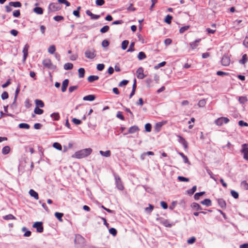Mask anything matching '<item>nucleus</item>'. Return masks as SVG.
<instances>
[{"label": "nucleus", "mask_w": 248, "mask_h": 248, "mask_svg": "<svg viewBox=\"0 0 248 248\" xmlns=\"http://www.w3.org/2000/svg\"><path fill=\"white\" fill-rule=\"evenodd\" d=\"M13 15L15 17H19L20 15V10H16L14 11L13 13Z\"/></svg>", "instance_id": "62"}, {"label": "nucleus", "mask_w": 248, "mask_h": 248, "mask_svg": "<svg viewBox=\"0 0 248 248\" xmlns=\"http://www.w3.org/2000/svg\"><path fill=\"white\" fill-rule=\"evenodd\" d=\"M189 27H190V26L189 25L185 26L183 27H181L179 29V32L180 33H184L185 31H187L189 28Z\"/></svg>", "instance_id": "45"}, {"label": "nucleus", "mask_w": 248, "mask_h": 248, "mask_svg": "<svg viewBox=\"0 0 248 248\" xmlns=\"http://www.w3.org/2000/svg\"><path fill=\"white\" fill-rule=\"evenodd\" d=\"M145 128L147 132H151L152 129V125L150 124L147 123L145 125Z\"/></svg>", "instance_id": "53"}, {"label": "nucleus", "mask_w": 248, "mask_h": 248, "mask_svg": "<svg viewBox=\"0 0 248 248\" xmlns=\"http://www.w3.org/2000/svg\"><path fill=\"white\" fill-rule=\"evenodd\" d=\"M73 65L72 63H66L64 65V69L65 70H71L73 68Z\"/></svg>", "instance_id": "30"}, {"label": "nucleus", "mask_w": 248, "mask_h": 248, "mask_svg": "<svg viewBox=\"0 0 248 248\" xmlns=\"http://www.w3.org/2000/svg\"><path fill=\"white\" fill-rule=\"evenodd\" d=\"M51 117L54 120L57 121L60 118V116L58 113H53L51 115Z\"/></svg>", "instance_id": "49"}, {"label": "nucleus", "mask_w": 248, "mask_h": 248, "mask_svg": "<svg viewBox=\"0 0 248 248\" xmlns=\"http://www.w3.org/2000/svg\"><path fill=\"white\" fill-rule=\"evenodd\" d=\"M206 104L205 99H202L199 101L198 105L199 107H203Z\"/></svg>", "instance_id": "50"}, {"label": "nucleus", "mask_w": 248, "mask_h": 248, "mask_svg": "<svg viewBox=\"0 0 248 248\" xmlns=\"http://www.w3.org/2000/svg\"><path fill=\"white\" fill-rule=\"evenodd\" d=\"M62 6L56 2L50 3L48 7V12L49 13H54L60 10Z\"/></svg>", "instance_id": "2"}, {"label": "nucleus", "mask_w": 248, "mask_h": 248, "mask_svg": "<svg viewBox=\"0 0 248 248\" xmlns=\"http://www.w3.org/2000/svg\"><path fill=\"white\" fill-rule=\"evenodd\" d=\"M129 44V41L128 40H124L122 43V48L123 50H125Z\"/></svg>", "instance_id": "32"}, {"label": "nucleus", "mask_w": 248, "mask_h": 248, "mask_svg": "<svg viewBox=\"0 0 248 248\" xmlns=\"http://www.w3.org/2000/svg\"><path fill=\"white\" fill-rule=\"evenodd\" d=\"M9 5L14 7H21L22 6L21 2L19 1L10 2Z\"/></svg>", "instance_id": "21"}, {"label": "nucleus", "mask_w": 248, "mask_h": 248, "mask_svg": "<svg viewBox=\"0 0 248 248\" xmlns=\"http://www.w3.org/2000/svg\"><path fill=\"white\" fill-rule=\"evenodd\" d=\"M109 232L113 236H115L117 233V230L114 228H111L109 229Z\"/></svg>", "instance_id": "52"}, {"label": "nucleus", "mask_w": 248, "mask_h": 248, "mask_svg": "<svg viewBox=\"0 0 248 248\" xmlns=\"http://www.w3.org/2000/svg\"><path fill=\"white\" fill-rule=\"evenodd\" d=\"M32 227L36 229L38 232L41 233L44 231L42 222H36L33 224Z\"/></svg>", "instance_id": "6"}, {"label": "nucleus", "mask_w": 248, "mask_h": 248, "mask_svg": "<svg viewBox=\"0 0 248 248\" xmlns=\"http://www.w3.org/2000/svg\"><path fill=\"white\" fill-rule=\"evenodd\" d=\"M29 46L28 44H26L23 49V61L25 62L26 60L27 57L28 56V50L29 48Z\"/></svg>", "instance_id": "11"}, {"label": "nucleus", "mask_w": 248, "mask_h": 248, "mask_svg": "<svg viewBox=\"0 0 248 248\" xmlns=\"http://www.w3.org/2000/svg\"><path fill=\"white\" fill-rule=\"evenodd\" d=\"M140 130L139 128L136 125L132 126L130 127L128 129V133L133 134L136 132H139Z\"/></svg>", "instance_id": "14"}, {"label": "nucleus", "mask_w": 248, "mask_h": 248, "mask_svg": "<svg viewBox=\"0 0 248 248\" xmlns=\"http://www.w3.org/2000/svg\"><path fill=\"white\" fill-rule=\"evenodd\" d=\"M162 126V124L161 123L156 124L155 129L156 132H158L160 131L161 128Z\"/></svg>", "instance_id": "42"}, {"label": "nucleus", "mask_w": 248, "mask_h": 248, "mask_svg": "<svg viewBox=\"0 0 248 248\" xmlns=\"http://www.w3.org/2000/svg\"><path fill=\"white\" fill-rule=\"evenodd\" d=\"M196 189L197 186H194L191 189H189L187 191V193L190 195H192L196 191Z\"/></svg>", "instance_id": "51"}, {"label": "nucleus", "mask_w": 248, "mask_h": 248, "mask_svg": "<svg viewBox=\"0 0 248 248\" xmlns=\"http://www.w3.org/2000/svg\"><path fill=\"white\" fill-rule=\"evenodd\" d=\"M29 193L31 196L33 197L35 200L39 199V196L38 193L33 189H30Z\"/></svg>", "instance_id": "15"}, {"label": "nucleus", "mask_w": 248, "mask_h": 248, "mask_svg": "<svg viewBox=\"0 0 248 248\" xmlns=\"http://www.w3.org/2000/svg\"><path fill=\"white\" fill-rule=\"evenodd\" d=\"M179 155L181 156V157L183 158L184 159V162L185 163H187L188 164V165H190V162H189L187 157L183 153H179Z\"/></svg>", "instance_id": "24"}, {"label": "nucleus", "mask_w": 248, "mask_h": 248, "mask_svg": "<svg viewBox=\"0 0 248 248\" xmlns=\"http://www.w3.org/2000/svg\"><path fill=\"white\" fill-rule=\"evenodd\" d=\"M81 9V7L80 6H78V8H77V10H75L73 11V15L74 16H77V17H80V14H79V10Z\"/></svg>", "instance_id": "44"}, {"label": "nucleus", "mask_w": 248, "mask_h": 248, "mask_svg": "<svg viewBox=\"0 0 248 248\" xmlns=\"http://www.w3.org/2000/svg\"><path fill=\"white\" fill-rule=\"evenodd\" d=\"M63 216V213H59V212H56L55 213V216L61 222L62 221V217Z\"/></svg>", "instance_id": "28"}, {"label": "nucleus", "mask_w": 248, "mask_h": 248, "mask_svg": "<svg viewBox=\"0 0 248 248\" xmlns=\"http://www.w3.org/2000/svg\"><path fill=\"white\" fill-rule=\"evenodd\" d=\"M34 112L36 114L41 115L43 113L44 110L41 108H39L38 107H35L34 109Z\"/></svg>", "instance_id": "29"}, {"label": "nucleus", "mask_w": 248, "mask_h": 248, "mask_svg": "<svg viewBox=\"0 0 248 248\" xmlns=\"http://www.w3.org/2000/svg\"><path fill=\"white\" fill-rule=\"evenodd\" d=\"M10 151V148L8 146H4L2 149V153L3 155L8 154Z\"/></svg>", "instance_id": "26"}, {"label": "nucleus", "mask_w": 248, "mask_h": 248, "mask_svg": "<svg viewBox=\"0 0 248 248\" xmlns=\"http://www.w3.org/2000/svg\"><path fill=\"white\" fill-rule=\"evenodd\" d=\"M116 116L117 118L120 119L121 120L124 121V117L122 114V112L121 111H118L117 113Z\"/></svg>", "instance_id": "59"}, {"label": "nucleus", "mask_w": 248, "mask_h": 248, "mask_svg": "<svg viewBox=\"0 0 248 248\" xmlns=\"http://www.w3.org/2000/svg\"><path fill=\"white\" fill-rule=\"evenodd\" d=\"M154 208V206L153 205L149 204V207L145 208V210L146 212L148 213L149 214H150L153 210Z\"/></svg>", "instance_id": "41"}, {"label": "nucleus", "mask_w": 248, "mask_h": 248, "mask_svg": "<svg viewBox=\"0 0 248 248\" xmlns=\"http://www.w3.org/2000/svg\"><path fill=\"white\" fill-rule=\"evenodd\" d=\"M56 50V47L54 45L50 46L48 48V52L51 54H53L54 53Z\"/></svg>", "instance_id": "31"}, {"label": "nucleus", "mask_w": 248, "mask_h": 248, "mask_svg": "<svg viewBox=\"0 0 248 248\" xmlns=\"http://www.w3.org/2000/svg\"><path fill=\"white\" fill-rule=\"evenodd\" d=\"M95 95L90 94V95H88L87 96L83 97V100L84 101H93L95 99Z\"/></svg>", "instance_id": "16"}, {"label": "nucleus", "mask_w": 248, "mask_h": 248, "mask_svg": "<svg viewBox=\"0 0 248 248\" xmlns=\"http://www.w3.org/2000/svg\"><path fill=\"white\" fill-rule=\"evenodd\" d=\"M3 218L5 220H12L16 219V217L12 214H9L6 216H5L3 217Z\"/></svg>", "instance_id": "33"}, {"label": "nucleus", "mask_w": 248, "mask_h": 248, "mask_svg": "<svg viewBox=\"0 0 248 248\" xmlns=\"http://www.w3.org/2000/svg\"><path fill=\"white\" fill-rule=\"evenodd\" d=\"M191 207L193 209H196L197 210H199L202 209L201 206L198 203H193L191 204Z\"/></svg>", "instance_id": "37"}, {"label": "nucleus", "mask_w": 248, "mask_h": 248, "mask_svg": "<svg viewBox=\"0 0 248 248\" xmlns=\"http://www.w3.org/2000/svg\"><path fill=\"white\" fill-rule=\"evenodd\" d=\"M53 19L56 21H60L64 19L63 16H57L53 17Z\"/></svg>", "instance_id": "54"}, {"label": "nucleus", "mask_w": 248, "mask_h": 248, "mask_svg": "<svg viewBox=\"0 0 248 248\" xmlns=\"http://www.w3.org/2000/svg\"><path fill=\"white\" fill-rule=\"evenodd\" d=\"M42 63L44 66L48 69H53L54 68V65L49 59H46L43 61Z\"/></svg>", "instance_id": "5"}, {"label": "nucleus", "mask_w": 248, "mask_h": 248, "mask_svg": "<svg viewBox=\"0 0 248 248\" xmlns=\"http://www.w3.org/2000/svg\"><path fill=\"white\" fill-rule=\"evenodd\" d=\"M109 27L108 25H106L100 29V32L102 33H104L107 32L109 30Z\"/></svg>", "instance_id": "43"}, {"label": "nucleus", "mask_w": 248, "mask_h": 248, "mask_svg": "<svg viewBox=\"0 0 248 248\" xmlns=\"http://www.w3.org/2000/svg\"><path fill=\"white\" fill-rule=\"evenodd\" d=\"M196 241V238L195 237L193 236L188 239L187 240V242L188 244H193Z\"/></svg>", "instance_id": "57"}, {"label": "nucleus", "mask_w": 248, "mask_h": 248, "mask_svg": "<svg viewBox=\"0 0 248 248\" xmlns=\"http://www.w3.org/2000/svg\"><path fill=\"white\" fill-rule=\"evenodd\" d=\"M178 179L181 182H188L189 180L188 178L181 176L178 177Z\"/></svg>", "instance_id": "55"}, {"label": "nucleus", "mask_w": 248, "mask_h": 248, "mask_svg": "<svg viewBox=\"0 0 248 248\" xmlns=\"http://www.w3.org/2000/svg\"><path fill=\"white\" fill-rule=\"evenodd\" d=\"M238 124L240 126H248V124L242 120H240L238 122Z\"/></svg>", "instance_id": "61"}, {"label": "nucleus", "mask_w": 248, "mask_h": 248, "mask_svg": "<svg viewBox=\"0 0 248 248\" xmlns=\"http://www.w3.org/2000/svg\"><path fill=\"white\" fill-rule=\"evenodd\" d=\"M243 45L247 48H248V37H246L243 41Z\"/></svg>", "instance_id": "64"}, {"label": "nucleus", "mask_w": 248, "mask_h": 248, "mask_svg": "<svg viewBox=\"0 0 248 248\" xmlns=\"http://www.w3.org/2000/svg\"><path fill=\"white\" fill-rule=\"evenodd\" d=\"M205 193V192H201L196 193L194 195V198L195 200H198L200 199V197L203 195Z\"/></svg>", "instance_id": "48"}, {"label": "nucleus", "mask_w": 248, "mask_h": 248, "mask_svg": "<svg viewBox=\"0 0 248 248\" xmlns=\"http://www.w3.org/2000/svg\"><path fill=\"white\" fill-rule=\"evenodd\" d=\"M221 63L223 66H228L230 63V59L229 57L227 55H224L222 58Z\"/></svg>", "instance_id": "7"}, {"label": "nucleus", "mask_w": 248, "mask_h": 248, "mask_svg": "<svg viewBox=\"0 0 248 248\" xmlns=\"http://www.w3.org/2000/svg\"><path fill=\"white\" fill-rule=\"evenodd\" d=\"M202 39H197L195 40L194 41L191 42L189 43V46L190 48L192 50H194L197 48L198 46H199L200 43L201 42Z\"/></svg>", "instance_id": "9"}, {"label": "nucleus", "mask_w": 248, "mask_h": 248, "mask_svg": "<svg viewBox=\"0 0 248 248\" xmlns=\"http://www.w3.org/2000/svg\"><path fill=\"white\" fill-rule=\"evenodd\" d=\"M36 107L43 108L45 106L44 102L39 99H36L35 101Z\"/></svg>", "instance_id": "20"}, {"label": "nucleus", "mask_w": 248, "mask_h": 248, "mask_svg": "<svg viewBox=\"0 0 248 248\" xmlns=\"http://www.w3.org/2000/svg\"><path fill=\"white\" fill-rule=\"evenodd\" d=\"M238 101L241 104H244L247 101L246 96H239L238 97Z\"/></svg>", "instance_id": "27"}, {"label": "nucleus", "mask_w": 248, "mask_h": 248, "mask_svg": "<svg viewBox=\"0 0 248 248\" xmlns=\"http://www.w3.org/2000/svg\"><path fill=\"white\" fill-rule=\"evenodd\" d=\"M172 19V16L169 15H167L165 19V22L167 24H170L171 22V19Z\"/></svg>", "instance_id": "38"}, {"label": "nucleus", "mask_w": 248, "mask_h": 248, "mask_svg": "<svg viewBox=\"0 0 248 248\" xmlns=\"http://www.w3.org/2000/svg\"><path fill=\"white\" fill-rule=\"evenodd\" d=\"M68 83L69 80L68 79H66L63 81L61 88L62 92L64 93L66 91V89L68 87Z\"/></svg>", "instance_id": "13"}, {"label": "nucleus", "mask_w": 248, "mask_h": 248, "mask_svg": "<svg viewBox=\"0 0 248 248\" xmlns=\"http://www.w3.org/2000/svg\"><path fill=\"white\" fill-rule=\"evenodd\" d=\"M136 73L137 74V78L139 79H143L145 78V76L143 74V69L142 67H139Z\"/></svg>", "instance_id": "10"}, {"label": "nucleus", "mask_w": 248, "mask_h": 248, "mask_svg": "<svg viewBox=\"0 0 248 248\" xmlns=\"http://www.w3.org/2000/svg\"><path fill=\"white\" fill-rule=\"evenodd\" d=\"M92 152L91 148H86L76 152L72 156L77 158H82L90 155Z\"/></svg>", "instance_id": "1"}, {"label": "nucleus", "mask_w": 248, "mask_h": 248, "mask_svg": "<svg viewBox=\"0 0 248 248\" xmlns=\"http://www.w3.org/2000/svg\"><path fill=\"white\" fill-rule=\"evenodd\" d=\"M146 56L144 52H139L138 58L140 60H141L146 58Z\"/></svg>", "instance_id": "39"}, {"label": "nucleus", "mask_w": 248, "mask_h": 248, "mask_svg": "<svg viewBox=\"0 0 248 248\" xmlns=\"http://www.w3.org/2000/svg\"><path fill=\"white\" fill-rule=\"evenodd\" d=\"M30 125L26 123H21L19 124V127L20 128H24L28 129L30 128Z\"/></svg>", "instance_id": "35"}, {"label": "nucleus", "mask_w": 248, "mask_h": 248, "mask_svg": "<svg viewBox=\"0 0 248 248\" xmlns=\"http://www.w3.org/2000/svg\"><path fill=\"white\" fill-rule=\"evenodd\" d=\"M95 3L97 6H102L104 4L105 1L104 0H96Z\"/></svg>", "instance_id": "63"}, {"label": "nucleus", "mask_w": 248, "mask_h": 248, "mask_svg": "<svg viewBox=\"0 0 248 248\" xmlns=\"http://www.w3.org/2000/svg\"><path fill=\"white\" fill-rule=\"evenodd\" d=\"M135 43L132 42L130 44L128 49L127 50V52H133L135 50L134 49Z\"/></svg>", "instance_id": "47"}, {"label": "nucleus", "mask_w": 248, "mask_h": 248, "mask_svg": "<svg viewBox=\"0 0 248 248\" xmlns=\"http://www.w3.org/2000/svg\"><path fill=\"white\" fill-rule=\"evenodd\" d=\"M202 205H205L206 206H209L211 205V201L210 199H206L201 202Z\"/></svg>", "instance_id": "22"}, {"label": "nucleus", "mask_w": 248, "mask_h": 248, "mask_svg": "<svg viewBox=\"0 0 248 248\" xmlns=\"http://www.w3.org/2000/svg\"><path fill=\"white\" fill-rule=\"evenodd\" d=\"M247 55L245 54L243 55L242 59L240 60V63L245 64L247 62Z\"/></svg>", "instance_id": "46"}, {"label": "nucleus", "mask_w": 248, "mask_h": 248, "mask_svg": "<svg viewBox=\"0 0 248 248\" xmlns=\"http://www.w3.org/2000/svg\"><path fill=\"white\" fill-rule=\"evenodd\" d=\"M231 194L232 196L235 199H238L239 197V193L234 190H232L231 191Z\"/></svg>", "instance_id": "34"}, {"label": "nucleus", "mask_w": 248, "mask_h": 248, "mask_svg": "<svg viewBox=\"0 0 248 248\" xmlns=\"http://www.w3.org/2000/svg\"><path fill=\"white\" fill-rule=\"evenodd\" d=\"M22 230L23 232H25V233L24 234V236L25 237H29L31 235V232L30 231H27L26 228L25 227H23L22 229Z\"/></svg>", "instance_id": "36"}, {"label": "nucleus", "mask_w": 248, "mask_h": 248, "mask_svg": "<svg viewBox=\"0 0 248 248\" xmlns=\"http://www.w3.org/2000/svg\"><path fill=\"white\" fill-rule=\"evenodd\" d=\"M33 12L37 14L38 15H42L43 13V9L41 7H35L33 10Z\"/></svg>", "instance_id": "18"}, {"label": "nucleus", "mask_w": 248, "mask_h": 248, "mask_svg": "<svg viewBox=\"0 0 248 248\" xmlns=\"http://www.w3.org/2000/svg\"><path fill=\"white\" fill-rule=\"evenodd\" d=\"M230 121L227 117L218 118V126L222 125L223 124H227Z\"/></svg>", "instance_id": "12"}, {"label": "nucleus", "mask_w": 248, "mask_h": 248, "mask_svg": "<svg viewBox=\"0 0 248 248\" xmlns=\"http://www.w3.org/2000/svg\"><path fill=\"white\" fill-rule=\"evenodd\" d=\"M218 204L222 208H225L226 205L225 201L222 199H218Z\"/></svg>", "instance_id": "25"}, {"label": "nucleus", "mask_w": 248, "mask_h": 248, "mask_svg": "<svg viewBox=\"0 0 248 248\" xmlns=\"http://www.w3.org/2000/svg\"><path fill=\"white\" fill-rule=\"evenodd\" d=\"M86 58L93 59L96 57V50L94 49H87L85 52Z\"/></svg>", "instance_id": "3"}, {"label": "nucleus", "mask_w": 248, "mask_h": 248, "mask_svg": "<svg viewBox=\"0 0 248 248\" xmlns=\"http://www.w3.org/2000/svg\"><path fill=\"white\" fill-rule=\"evenodd\" d=\"M98 79H99V77L98 76L92 75V76H90L87 79H88V81L89 82L92 83V82H93L94 81L98 80Z\"/></svg>", "instance_id": "17"}, {"label": "nucleus", "mask_w": 248, "mask_h": 248, "mask_svg": "<svg viewBox=\"0 0 248 248\" xmlns=\"http://www.w3.org/2000/svg\"><path fill=\"white\" fill-rule=\"evenodd\" d=\"M115 180L116 185L118 189L120 190H123L124 189V186L119 176L117 175H115Z\"/></svg>", "instance_id": "4"}, {"label": "nucleus", "mask_w": 248, "mask_h": 248, "mask_svg": "<svg viewBox=\"0 0 248 248\" xmlns=\"http://www.w3.org/2000/svg\"><path fill=\"white\" fill-rule=\"evenodd\" d=\"M53 147L58 150H62V147L60 143L58 142H54L53 144Z\"/></svg>", "instance_id": "40"}, {"label": "nucleus", "mask_w": 248, "mask_h": 248, "mask_svg": "<svg viewBox=\"0 0 248 248\" xmlns=\"http://www.w3.org/2000/svg\"><path fill=\"white\" fill-rule=\"evenodd\" d=\"M241 152L244 154V158L248 160V147H247V144L246 143L242 145V149Z\"/></svg>", "instance_id": "8"}, {"label": "nucleus", "mask_w": 248, "mask_h": 248, "mask_svg": "<svg viewBox=\"0 0 248 248\" xmlns=\"http://www.w3.org/2000/svg\"><path fill=\"white\" fill-rule=\"evenodd\" d=\"M99 153L101 155L105 157H109L111 155V152L109 150H107L105 152H104L103 151H100Z\"/></svg>", "instance_id": "19"}, {"label": "nucleus", "mask_w": 248, "mask_h": 248, "mask_svg": "<svg viewBox=\"0 0 248 248\" xmlns=\"http://www.w3.org/2000/svg\"><path fill=\"white\" fill-rule=\"evenodd\" d=\"M8 97H9L8 93L6 92H4L1 94V97L2 99H3V100L7 99L8 98Z\"/></svg>", "instance_id": "56"}, {"label": "nucleus", "mask_w": 248, "mask_h": 248, "mask_svg": "<svg viewBox=\"0 0 248 248\" xmlns=\"http://www.w3.org/2000/svg\"><path fill=\"white\" fill-rule=\"evenodd\" d=\"M78 77L79 78H83L85 75V70L83 68H80L78 70Z\"/></svg>", "instance_id": "23"}, {"label": "nucleus", "mask_w": 248, "mask_h": 248, "mask_svg": "<svg viewBox=\"0 0 248 248\" xmlns=\"http://www.w3.org/2000/svg\"><path fill=\"white\" fill-rule=\"evenodd\" d=\"M105 67V65L103 63H100V64H98L97 65V69L98 70V71H102L104 69Z\"/></svg>", "instance_id": "60"}, {"label": "nucleus", "mask_w": 248, "mask_h": 248, "mask_svg": "<svg viewBox=\"0 0 248 248\" xmlns=\"http://www.w3.org/2000/svg\"><path fill=\"white\" fill-rule=\"evenodd\" d=\"M72 121L74 124L76 125H79L81 124V121L77 118H73Z\"/></svg>", "instance_id": "58"}]
</instances>
